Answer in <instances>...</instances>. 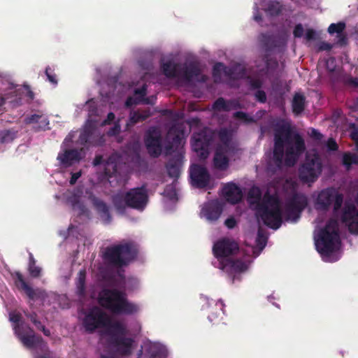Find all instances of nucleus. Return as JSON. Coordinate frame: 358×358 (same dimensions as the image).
Here are the masks:
<instances>
[{"label":"nucleus","mask_w":358,"mask_h":358,"mask_svg":"<svg viewBox=\"0 0 358 358\" xmlns=\"http://www.w3.org/2000/svg\"><path fill=\"white\" fill-rule=\"evenodd\" d=\"M287 203L302 212L306 207L308 201L306 197L303 194L294 193L292 196L287 201Z\"/></svg>","instance_id":"obj_34"},{"label":"nucleus","mask_w":358,"mask_h":358,"mask_svg":"<svg viewBox=\"0 0 358 358\" xmlns=\"http://www.w3.org/2000/svg\"><path fill=\"white\" fill-rule=\"evenodd\" d=\"M121 127L118 123H115V125L108 131V135L113 136L120 133Z\"/></svg>","instance_id":"obj_60"},{"label":"nucleus","mask_w":358,"mask_h":358,"mask_svg":"<svg viewBox=\"0 0 358 358\" xmlns=\"http://www.w3.org/2000/svg\"><path fill=\"white\" fill-rule=\"evenodd\" d=\"M24 121L27 124H38L36 130H45L48 129V118L41 111H37L36 113L27 115Z\"/></svg>","instance_id":"obj_30"},{"label":"nucleus","mask_w":358,"mask_h":358,"mask_svg":"<svg viewBox=\"0 0 358 358\" xmlns=\"http://www.w3.org/2000/svg\"><path fill=\"white\" fill-rule=\"evenodd\" d=\"M233 116L234 118L243 120L245 122H248V123L255 122V120L253 117H250L246 113L243 112V111H237L234 113Z\"/></svg>","instance_id":"obj_48"},{"label":"nucleus","mask_w":358,"mask_h":358,"mask_svg":"<svg viewBox=\"0 0 358 358\" xmlns=\"http://www.w3.org/2000/svg\"><path fill=\"white\" fill-rule=\"evenodd\" d=\"M341 219V222L348 226V230L351 233L352 231L351 225L358 220V210L354 203L348 202L345 203Z\"/></svg>","instance_id":"obj_25"},{"label":"nucleus","mask_w":358,"mask_h":358,"mask_svg":"<svg viewBox=\"0 0 358 358\" xmlns=\"http://www.w3.org/2000/svg\"><path fill=\"white\" fill-rule=\"evenodd\" d=\"M331 79L334 83H341L346 86L358 87V78L344 75L342 69H329Z\"/></svg>","instance_id":"obj_28"},{"label":"nucleus","mask_w":358,"mask_h":358,"mask_svg":"<svg viewBox=\"0 0 358 358\" xmlns=\"http://www.w3.org/2000/svg\"><path fill=\"white\" fill-rule=\"evenodd\" d=\"M248 196L250 199H252L251 203L255 204V208H259V204L263 201L260 189L257 187L251 189L248 193Z\"/></svg>","instance_id":"obj_45"},{"label":"nucleus","mask_w":358,"mask_h":358,"mask_svg":"<svg viewBox=\"0 0 358 358\" xmlns=\"http://www.w3.org/2000/svg\"><path fill=\"white\" fill-rule=\"evenodd\" d=\"M189 176L192 185L199 189L207 187L210 181V175L208 169L200 164H193L190 166Z\"/></svg>","instance_id":"obj_18"},{"label":"nucleus","mask_w":358,"mask_h":358,"mask_svg":"<svg viewBox=\"0 0 358 358\" xmlns=\"http://www.w3.org/2000/svg\"><path fill=\"white\" fill-rule=\"evenodd\" d=\"M345 27L346 25L345 22H339L338 23H332L328 27V32L329 34H337L338 43L341 45L347 44L348 38L346 34L344 33Z\"/></svg>","instance_id":"obj_32"},{"label":"nucleus","mask_w":358,"mask_h":358,"mask_svg":"<svg viewBox=\"0 0 358 358\" xmlns=\"http://www.w3.org/2000/svg\"><path fill=\"white\" fill-rule=\"evenodd\" d=\"M159 67H180L176 63V55L173 53L163 54L159 59Z\"/></svg>","instance_id":"obj_40"},{"label":"nucleus","mask_w":358,"mask_h":358,"mask_svg":"<svg viewBox=\"0 0 358 358\" xmlns=\"http://www.w3.org/2000/svg\"><path fill=\"white\" fill-rule=\"evenodd\" d=\"M222 70L229 78L238 80L246 77L248 69H213V77L215 83L222 82Z\"/></svg>","instance_id":"obj_23"},{"label":"nucleus","mask_w":358,"mask_h":358,"mask_svg":"<svg viewBox=\"0 0 358 358\" xmlns=\"http://www.w3.org/2000/svg\"><path fill=\"white\" fill-rule=\"evenodd\" d=\"M147 94V85L144 84L141 87L136 88L134 90V94L136 96H139V97H136V99H138L139 101H142L143 98L145 97Z\"/></svg>","instance_id":"obj_50"},{"label":"nucleus","mask_w":358,"mask_h":358,"mask_svg":"<svg viewBox=\"0 0 358 358\" xmlns=\"http://www.w3.org/2000/svg\"><path fill=\"white\" fill-rule=\"evenodd\" d=\"M343 203V196L334 188L329 187L322 189L317 195L315 201L317 210L326 211L334 203L333 213L337 214Z\"/></svg>","instance_id":"obj_8"},{"label":"nucleus","mask_w":358,"mask_h":358,"mask_svg":"<svg viewBox=\"0 0 358 358\" xmlns=\"http://www.w3.org/2000/svg\"><path fill=\"white\" fill-rule=\"evenodd\" d=\"M340 243L338 222L337 219L331 217L320 230L316 248L320 254L329 255L335 251L336 244Z\"/></svg>","instance_id":"obj_5"},{"label":"nucleus","mask_w":358,"mask_h":358,"mask_svg":"<svg viewBox=\"0 0 358 358\" xmlns=\"http://www.w3.org/2000/svg\"><path fill=\"white\" fill-rule=\"evenodd\" d=\"M85 194L87 199L92 203L103 221L107 224L110 223L112 220V216L109 211V207L106 202L96 196L91 189H86Z\"/></svg>","instance_id":"obj_21"},{"label":"nucleus","mask_w":358,"mask_h":358,"mask_svg":"<svg viewBox=\"0 0 358 358\" xmlns=\"http://www.w3.org/2000/svg\"><path fill=\"white\" fill-rule=\"evenodd\" d=\"M133 339L122 336L113 335L111 338V343L117 348V351L123 356L130 355Z\"/></svg>","instance_id":"obj_26"},{"label":"nucleus","mask_w":358,"mask_h":358,"mask_svg":"<svg viewBox=\"0 0 358 358\" xmlns=\"http://www.w3.org/2000/svg\"><path fill=\"white\" fill-rule=\"evenodd\" d=\"M152 113L151 112L150 108L134 111L130 115L129 122L131 124H135L138 122L145 121L148 117L152 116Z\"/></svg>","instance_id":"obj_38"},{"label":"nucleus","mask_w":358,"mask_h":358,"mask_svg":"<svg viewBox=\"0 0 358 358\" xmlns=\"http://www.w3.org/2000/svg\"><path fill=\"white\" fill-rule=\"evenodd\" d=\"M222 194L227 201L231 204H236L243 199L241 189L232 182L224 185L222 188Z\"/></svg>","instance_id":"obj_24"},{"label":"nucleus","mask_w":358,"mask_h":358,"mask_svg":"<svg viewBox=\"0 0 358 358\" xmlns=\"http://www.w3.org/2000/svg\"><path fill=\"white\" fill-rule=\"evenodd\" d=\"M86 271L85 270H80L78 274L76 280V294L80 298H84L86 295L85 287Z\"/></svg>","instance_id":"obj_37"},{"label":"nucleus","mask_w":358,"mask_h":358,"mask_svg":"<svg viewBox=\"0 0 358 358\" xmlns=\"http://www.w3.org/2000/svg\"><path fill=\"white\" fill-rule=\"evenodd\" d=\"M317 38V32L313 29H308L305 34V38L308 41H315Z\"/></svg>","instance_id":"obj_55"},{"label":"nucleus","mask_w":358,"mask_h":358,"mask_svg":"<svg viewBox=\"0 0 358 358\" xmlns=\"http://www.w3.org/2000/svg\"><path fill=\"white\" fill-rule=\"evenodd\" d=\"M137 255L136 244L131 241H122L119 244L106 247L103 259L109 265L120 268L128 265Z\"/></svg>","instance_id":"obj_3"},{"label":"nucleus","mask_w":358,"mask_h":358,"mask_svg":"<svg viewBox=\"0 0 358 358\" xmlns=\"http://www.w3.org/2000/svg\"><path fill=\"white\" fill-rule=\"evenodd\" d=\"M168 143L165 146L166 155H170L173 152H180L185 143L184 131L180 125H173L167 133Z\"/></svg>","instance_id":"obj_13"},{"label":"nucleus","mask_w":358,"mask_h":358,"mask_svg":"<svg viewBox=\"0 0 358 358\" xmlns=\"http://www.w3.org/2000/svg\"><path fill=\"white\" fill-rule=\"evenodd\" d=\"M212 138L205 133H199L194 136L192 143V149L202 159H206L209 155V147Z\"/></svg>","instance_id":"obj_20"},{"label":"nucleus","mask_w":358,"mask_h":358,"mask_svg":"<svg viewBox=\"0 0 358 358\" xmlns=\"http://www.w3.org/2000/svg\"><path fill=\"white\" fill-rule=\"evenodd\" d=\"M218 137L222 144L217 145V148H222L230 151L233 150L234 148L231 146V134L227 129H221L219 131Z\"/></svg>","instance_id":"obj_35"},{"label":"nucleus","mask_w":358,"mask_h":358,"mask_svg":"<svg viewBox=\"0 0 358 358\" xmlns=\"http://www.w3.org/2000/svg\"><path fill=\"white\" fill-rule=\"evenodd\" d=\"M240 108L241 103L238 100L231 99L226 101L222 97L217 99L213 104V109L217 111L228 112Z\"/></svg>","instance_id":"obj_31"},{"label":"nucleus","mask_w":358,"mask_h":358,"mask_svg":"<svg viewBox=\"0 0 358 358\" xmlns=\"http://www.w3.org/2000/svg\"><path fill=\"white\" fill-rule=\"evenodd\" d=\"M182 158V154L178 153L169 159L166 164L168 176L170 178H173L175 180H178L180 176Z\"/></svg>","instance_id":"obj_27"},{"label":"nucleus","mask_w":358,"mask_h":358,"mask_svg":"<svg viewBox=\"0 0 358 358\" xmlns=\"http://www.w3.org/2000/svg\"><path fill=\"white\" fill-rule=\"evenodd\" d=\"M247 79L248 80V84L252 90H259L262 87V82L259 78H252L250 76H247Z\"/></svg>","instance_id":"obj_49"},{"label":"nucleus","mask_w":358,"mask_h":358,"mask_svg":"<svg viewBox=\"0 0 358 358\" xmlns=\"http://www.w3.org/2000/svg\"><path fill=\"white\" fill-rule=\"evenodd\" d=\"M322 171V163L318 154L307 155L299 168V178L304 183H312L317 180Z\"/></svg>","instance_id":"obj_7"},{"label":"nucleus","mask_w":358,"mask_h":358,"mask_svg":"<svg viewBox=\"0 0 358 358\" xmlns=\"http://www.w3.org/2000/svg\"><path fill=\"white\" fill-rule=\"evenodd\" d=\"M282 6L278 1H269L266 11L273 16H277L282 12Z\"/></svg>","instance_id":"obj_46"},{"label":"nucleus","mask_w":358,"mask_h":358,"mask_svg":"<svg viewBox=\"0 0 358 358\" xmlns=\"http://www.w3.org/2000/svg\"><path fill=\"white\" fill-rule=\"evenodd\" d=\"M21 318H22V316L20 313H10V320L15 324L14 327L16 325L24 326L22 323H20Z\"/></svg>","instance_id":"obj_53"},{"label":"nucleus","mask_w":358,"mask_h":358,"mask_svg":"<svg viewBox=\"0 0 358 358\" xmlns=\"http://www.w3.org/2000/svg\"><path fill=\"white\" fill-rule=\"evenodd\" d=\"M309 134L311 138L317 141H320L323 137L322 134L318 130L314 128H311Z\"/></svg>","instance_id":"obj_61"},{"label":"nucleus","mask_w":358,"mask_h":358,"mask_svg":"<svg viewBox=\"0 0 358 358\" xmlns=\"http://www.w3.org/2000/svg\"><path fill=\"white\" fill-rule=\"evenodd\" d=\"M112 203L115 210L120 213H124L127 206L126 194H116L112 196Z\"/></svg>","instance_id":"obj_36"},{"label":"nucleus","mask_w":358,"mask_h":358,"mask_svg":"<svg viewBox=\"0 0 358 358\" xmlns=\"http://www.w3.org/2000/svg\"><path fill=\"white\" fill-rule=\"evenodd\" d=\"M79 143L85 145L90 144L94 146L101 145L105 140L104 136L101 134L97 127L92 122L85 124L83 130L80 132Z\"/></svg>","instance_id":"obj_14"},{"label":"nucleus","mask_w":358,"mask_h":358,"mask_svg":"<svg viewBox=\"0 0 358 358\" xmlns=\"http://www.w3.org/2000/svg\"><path fill=\"white\" fill-rule=\"evenodd\" d=\"M213 303H215V310L213 311L212 310L210 311V314L208 316V318L210 322L215 324L220 320V318L221 317V314L224 313V303L223 301H222L221 299L217 301H213Z\"/></svg>","instance_id":"obj_39"},{"label":"nucleus","mask_w":358,"mask_h":358,"mask_svg":"<svg viewBox=\"0 0 358 358\" xmlns=\"http://www.w3.org/2000/svg\"><path fill=\"white\" fill-rule=\"evenodd\" d=\"M98 303L117 315H132L138 310V306L127 299V294L117 289H102L99 293Z\"/></svg>","instance_id":"obj_2"},{"label":"nucleus","mask_w":358,"mask_h":358,"mask_svg":"<svg viewBox=\"0 0 358 358\" xmlns=\"http://www.w3.org/2000/svg\"><path fill=\"white\" fill-rule=\"evenodd\" d=\"M13 277L16 287L19 289L24 291L30 300L34 301L38 299H44L46 297V293L44 290L40 288L34 289L29 286L20 272H15L13 274Z\"/></svg>","instance_id":"obj_19"},{"label":"nucleus","mask_w":358,"mask_h":358,"mask_svg":"<svg viewBox=\"0 0 358 358\" xmlns=\"http://www.w3.org/2000/svg\"><path fill=\"white\" fill-rule=\"evenodd\" d=\"M110 319L106 313L98 306L90 308L83 320V325L88 333H93L97 329L108 325Z\"/></svg>","instance_id":"obj_9"},{"label":"nucleus","mask_w":358,"mask_h":358,"mask_svg":"<svg viewBox=\"0 0 358 358\" xmlns=\"http://www.w3.org/2000/svg\"><path fill=\"white\" fill-rule=\"evenodd\" d=\"M13 329L25 347L27 348L38 347L44 352L43 355L37 356L36 358H53L52 353L49 350L47 343L41 336H36L30 327L16 325Z\"/></svg>","instance_id":"obj_6"},{"label":"nucleus","mask_w":358,"mask_h":358,"mask_svg":"<svg viewBox=\"0 0 358 358\" xmlns=\"http://www.w3.org/2000/svg\"><path fill=\"white\" fill-rule=\"evenodd\" d=\"M352 154L350 152L345 153L343 156V164L348 170L350 169L352 164Z\"/></svg>","instance_id":"obj_54"},{"label":"nucleus","mask_w":358,"mask_h":358,"mask_svg":"<svg viewBox=\"0 0 358 358\" xmlns=\"http://www.w3.org/2000/svg\"><path fill=\"white\" fill-rule=\"evenodd\" d=\"M144 143L150 157H159L163 151L162 132L157 127H150L144 136Z\"/></svg>","instance_id":"obj_11"},{"label":"nucleus","mask_w":358,"mask_h":358,"mask_svg":"<svg viewBox=\"0 0 358 358\" xmlns=\"http://www.w3.org/2000/svg\"><path fill=\"white\" fill-rule=\"evenodd\" d=\"M163 73L170 78H176L180 74V70H184L182 74V80L189 83L196 80L205 83L207 76L201 75V69H162Z\"/></svg>","instance_id":"obj_17"},{"label":"nucleus","mask_w":358,"mask_h":358,"mask_svg":"<svg viewBox=\"0 0 358 358\" xmlns=\"http://www.w3.org/2000/svg\"><path fill=\"white\" fill-rule=\"evenodd\" d=\"M255 96L256 99L260 103H264L266 101V94L265 92L263 90H258L255 92Z\"/></svg>","instance_id":"obj_57"},{"label":"nucleus","mask_w":358,"mask_h":358,"mask_svg":"<svg viewBox=\"0 0 358 358\" xmlns=\"http://www.w3.org/2000/svg\"><path fill=\"white\" fill-rule=\"evenodd\" d=\"M238 249V245L234 241L224 238L214 243L213 253L220 262L222 259H229L227 257L236 254Z\"/></svg>","instance_id":"obj_16"},{"label":"nucleus","mask_w":358,"mask_h":358,"mask_svg":"<svg viewBox=\"0 0 358 358\" xmlns=\"http://www.w3.org/2000/svg\"><path fill=\"white\" fill-rule=\"evenodd\" d=\"M332 48V45L327 43L325 41H322L319 44L318 50L320 51H324V50H331Z\"/></svg>","instance_id":"obj_62"},{"label":"nucleus","mask_w":358,"mask_h":358,"mask_svg":"<svg viewBox=\"0 0 358 358\" xmlns=\"http://www.w3.org/2000/svg\"><path fill=\"white\" fill-rule=\"evenodd\" d=\"M28 271L32 278H38L41 273V268L36 266V260L31 253H29Z\"/></svg>","instance_id":"obj_44"},{"label":"nucleus","mask_w":358,"mask_h":358,"mask_svg":"<svg viewBox=\"0 0 358 358\" xmlns=\"http://www.w3.org/2000/svg\"><path fill=\"white\" fill-rule=\"evenodd\" d=\"M15 88L17 89L15 86ZM19 89H20V92L17 97H21V103H22V100L24 92V96L28 98L29 101H31L32 100H34L35 95L29 85H24L22 87H20Z\"/></svg>","instance_id":"obj_47"},{"label":"nucleus","mask_w":358,"mask_h":358,"mask_svg":"<svg viewBox=\"0 0 358 358\" xmlns=\"http://www.w3.org/2000/svg\"><path fill=\"white\" fill-rule=\"evenodd\" d=\"M327 148L330 151H336L338 150V145L334 138H330L327 142Z\"/></svg>","instance_id":"obj_59"},{"label":"nucleus","mask_w":358,"mask_h":358,"mask_svg":"<svg viewBox=\"0 0 358 358\" xmlns=\"http://www.w3.org/2000/svg\"><path fill=\"white\" fill-rule=\"evenodd\" d=\"M256 213L263 223L273 229H278L282 223L280 201L278 196L266 192L263 201L256 208Z\"/></svg>","instance_id":"obj_4"},{"label":"nucleus","mask_w":358,"mask_h":358,"mask_svg":"<svg viewBox=\"0 0 358 358\" xmlns=\"http://www.w3.org/2000/svg\"><path fill=\"white\" fill-rule=\"evenodd\" d=\"M259 40L266 52L263 59L265 62V67H279L278 63L271 58V52L277 48L284 46L285 44V39L278 35L262 33L259 35Z\"/></svg>","instance_id":"obj_10"},{"label":"nucleus","mask_w":358,"mask_h":358,"mask_svg":"<svg viewBox=\"0 0 358 358\" xmlns=\"http://www.w3.org/2000/svg\"><path fill=\"white\" fill-rule=\"evenodd\" d=\"M217 267L228 274L232 283L236 279L241 280L240 274L248 269V266L243 261L231 259L220 260Z\"/></svg>","instance_id":"obj_15"},{"label":"nucleus","mask_w":358,"mask_h":358,"mask_svg":"<svg viewBox=\"0 0 358 358\" xmlns=\"http://www.w3.org/2000/svg\"><path fill=\"white\" fill-rule=\"evenodd\" d=\"M45 74L51 83L53 85L57 84V76L54 73V69H45Z\"/></svg>","instance_id":"obj_52"},{"label":"nucleus","mask_w":358,"mask_h":358,"mask_svg":"<svg viewBox=\"0 0 358 358\" xmlns=\"http://www.w3.org/2000/svg\"><path fill=\"white\" fill-rule=\"evenodd\" d=\"M110 329L113 332L123 335L125 332V328L122 324L119 322H115L110 326Z\"/></svg>","instance_id":"obj_51"},{"label":"nucleus","mask_w":358,"mask_h":358,"mask_svg":"<svg viewBox=\"0 0 358 358\" xmlns=\"http://www.w3.org/2000/svg\"><path fill=\"white\" fill-rule=\"evenodd\" d=\"M17 132L13 129L0 131V144L11 143L16 138Z\"/></svg>","instance_id":"obj_43"},{"label":"nucleus","mask_w":358,"mask_h":358,"mask_svg":"<svg viewBox=\"0 0 358 358\" xmlns=\"http://www.w3.org/2000/svg\"><path fill=\"white\" fill-rule=\"evenodd\" d=\"M301 211L297 208H294L289 204L286 203L285 207V217L286 220H291L292 222H296L301 216Z\"/></svg>","instance_id":"obj_42"},{"label":"nucleus","mask_w":358,"mask_h":358,"mask_svg":"<svg viewBox=\"0 0 358 358\" xmlns=\"http://www.w3.org/2000/svg\"><path fill=\"white\" fill-rule=\"evenodd\" d=\"M115 115L113 113H112V112L108 113V114L107 115V118L105 120H103V125L110 124L111 122L115 120Z\"/></svg>","instance_id":"obj_64"},{"label":"nucleus","mask_w":358,"mask_h":358,"mask_svg":"<svg viewBox=\"0 0 358 358\" xmlns=\"http://www.w3.org/2000/svg\"><path fill=\"white\" fill-rule=\"evenodd\" d=\"M256 241L259 248H264L266 245V237L259 231Z\"/></svg>","instance_id":"obj_56"},{"label":"nucleus","mask_w":358,"mask_h":358,"mask_svg":"<svg viewBox=\"0 0 358 358\" xmlns=\"http://www.w3.org/2000/svg\"><path fill=\"white\" fill-rule=\"evenodd\" d=\"M274 130V147L272 162L274 167L269 164L268 169L273 172L280 170L285 164L288 167L294 166L300 156L306 150L305 141L299 133L292 134L289 122L283 119L274 120L271 124Z\"/></svg>","instance_id":"obj_1"},{"label":"nucleus","mask_w":358,"mask_h":358,"mask_svg":"<svg viewBox=\"0 0 358 358\" xmlns=\"http://www.w3.org/2000/svg\"><path fill=\"white\" fill-rule=\"evenodd\" d=\"M126 200L129 208L143 210L148 202L147 189L144 185L132 188L126 192Z\"/></svg>","instance_id":"obj_12"},{"label":"nucleus","mask_w":358,"mask_h":358,"mask_svg":"<svg viewBox=\"0 0 358 358\" xmlns=\"http://www.w3.org/2000/svg\"><path fill=\"white\" fill-rule=\"evenodd\" d=\"M83 149H66L63 152H59L57 156V160L60 164L64 167H69L76 163H78L82 159V152Z\"/></svg>","instance_id":"obj_22"},{"label":"nucleus","mask_w":358,"mask_h":358,"mask_svg":"<svg viewBox=\"0 0 358 358\" xmlns=\"http://www.w3.org/2000/svg\"><path fill=\"white\" fill-rule=\"evenodd\" d=\"M303 25L299 23L297 24L293 30V34L295 38H301L303 35Z\"/></svg>","instance_id":"obj_58"},{"label":"nucleus","mask_w":358,"mask_h":358,"mask_svg":"<svg viewBox=\"0 0 358 358\" xmlns=\"http://www.w3.org/2000/svg\"><path fill=\"white\" fill-rule=\"evenodd\" d=\"M230 152L222 148H216L213 157V166L216 169L226 171L229 168V159L227 155Z\"/></svg>","instance_id":"obj_29"},{"label":"nucleus","mask_w":358,"mask_h":358,"mask_svg":"<svg viewBox=\"0 0 358 358\" xmlns=\"http://www.w3.org/2000/svg\"><path fill=\"white\" fill-rule=\"evenodd\" d=\"M224 224L229 228V229H233L235 227L236 224V221L235 220V218L231 217H229L227 218L225 222H224Z\"/></svg>","instance_id":"obj_63"},{"label":"nucleus","mask_w":358,"mask_h":358,"mask_svg":"<svg viewBox=\"0 0 358 358\" xmlns=\"http://www.w3.org/2000/svg\"><path fill=\"white\" fill-rule=\"evenodd\" d=\"M305 98L303 95L296 94L292 101V111L294 114L299 115L304 110Z\"/></svg>","instance_id":"obj_41"},{"label":"nucleus","mask_w":358,"mask_h":358,"mask_svg":"<svg viewBox=\"0 0 358 358\" xmlns=\"http://www.w3.org/2000/svg\"><path fill=\"white\" fill-rule=\"evenodd\" d=\"M222 206L218 202H212L203 209L206 218L211 221L217 220L222 213Z\"/></svg>","instance_id":"obj_33"}]
</instances>
